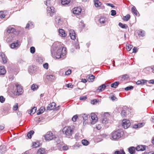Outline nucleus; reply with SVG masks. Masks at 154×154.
Listing matches in <instances>:
<instances>
[{"instance_id":"f257e3e1","label":"nucleus","mask_w":154,"mask_h":154,"mask_svg":"<svg viewBox=\"0 0 154 154\" xmlns=\"http://www.w3.org/2000/svg\"><path fill=\"white\" fill-rule=\"evenodd\" d=\"M51 53L52 57L57 59H63L66 57V49L61 46L58 42L55 43L53 45Z\"/></svg>"},{"instance_id":"f03ea898","label":"nucleus","mask_w":154,"mask_h":154,"mask_svg":"<svg viewBox=\"0 0 154 154\" xmlns=\"http://www.w3.org/2000/svg\"><path fill=\"white\" fill-rule=\"evenodd\" d=\"M14 88V90L12 92L14 95L19 96L21 95L23 92L22 87L18 83L15 84V87Z\"/></svg>"},{"instance_id":"7ed1b4c3","label":"nucleus","mask_w":154,"mask_h":154,"mask_svg":"<svg viewBox=\"0 0 154 154\" xmlns=\"http://www.w3.org/2000/svg\"><path fill=\"white\" fill-rule=\"evenodd\" d=\"M63 132L67 137L70 138L73 134V130L71 127L66 126L63 128Z\"/></svg>"},{"instance_id":"20e7f679","label":"nucleus","mask_w":154,"mask_h":154,"mask_svg":"<svg viewBox=\"0 0 154 154\" xmlns=\"http://www.w3.org/2000/svg\"><path fill=\"white\" fill-rule=\"evenodd\" d=\"M122 133V132L119 130L114 131L111 133V137L113 140H117L121 137Z\"/></svg>"},{"instance_id":"39448f33","label":"nucleus","mask_w":154,"mask_h":154,"mask_svg":"<svg viewBox=\"0 0 154 154\" xmlns=\"http://www.w3.org/2000/svg\"><path fill=\"white\" fill-rule=\"evenodd\" d=\"M45 137L46 140H55L57 138L55 135H54L52 132L51 131L48 132L45 135Z\"/></svg>"},{"instance_id":"423d86ee","label":"nucleus","mask_w":154,"mask_h":154,"mask_svg":"<svg viewBox=\"0 0 154 154\" xmlns=\"http://www.w3.org/2000/svg\"><path fill=\"white\" fill-rule=\"evenodd\" d=\"M90 117L91 119V123L92 125L94 124L97 122L98 120L97 115L94 113H92L91 114Z\"/></svg>"},{"instance_id":"0eeeda50","label":"nucleus","mask_w":154,"mask_h":154,"mask_svg":"<svg viewBox=\"0 0 154 154\" xmlns=\"http://www.w3.org/2000/svg\"><path fill=\"white\" fill-rule=\"evenodd\" d=\"M20 42L18 40H17L16 42H14L11 44L10 45V46L12 48L17 49L20 46Z\"/></svg>"},{"instance_id":"6e6552de","label":"nucleus","mask_w":154,"mask_h":154,"mask_svg":"<svg viewBox=\"0 0 154 154\" xmlns=\"http://www.w3.org/2000/svg\"><path fill=\"white\" fill-rule=\"evenodd\" d=\"M130 125L131 123L129 120L125 119L122 120V126L125 129H127Z\"/></svg>"},{"instance_id":"1a4fd4ad","label":"nucleus","mask_w":154,"mask_h":154,"mask_svg":"<svg viewBox=\"0 0 154 154\" xmlns=\"http://www.w3.org/2000/svg\"><path fill=\"white\" fill-rule=\"evenodd\" d=\"M55 10L53 7H48L47 8V13L49 15L52 16L53 13L55 12Z\"/></svg>"},{"instance_id":"9d476101","label":"nucleus","mask_w":154,"mask_h":154,"mask_svg":"<svg viewBox=\"0 0 154 154\" xmlns=\"http://www.w3.org/2000/svg\"><path fill=\"white\" fill-rule=\"evenodd\" d=\"M81 11V9L80 7L75 8L73 9V13L76 15L79 14Z\"/></svg>"},{"instance_id":"9b49d317","label":"nucleus","mask_w":154,"mask_h":154,"mask_svg":"<svg viewBox=\"0 0 154 154\" xmlns=\"http://www.w3.org/2000/svg\"><path fill=\"white\" fill-rule=\"evenodd\" d=\"M69 35L71 39L73 40L75 39V33L74 30L71 29L69 31Z\"/></svg>"},{"instance_id":"f8f14e48","label":"nucleus","mask_w":154,"mask_h":154,"mask_svg":"<svg viewBox=\"0 0 154 154\" xmlns=\"http://www.w3.org/2000/svg\"><path fill=\"white\" fill-rule=\"evenodd\" d=\"M56 106V103L54 102H53L50 104H49L47 107V110H51L54 109L55 108Z\"/></svg>"},{"instance_id":"ddd939ff","label":"nucleus","mask_w":154,"mask_h":154,"mask_svg":"<svg viewBox=\"0 0 154 154\" xmlns=\"http://www.w3.org/2000/svg\"><path fill=\"white\" fill-rule=\"evenodd\" d=\"M56 23L58 26L61 25L62 23V21L61 20V19L60 17L57 16L56 17L55 19Z\"/></svg>"},{"instance_id":"4468645a","label":"nucleus","mask_w":154,"mask_h":154,"mask_svg":"<svg viewBox=\"0 0 154 154\" xmlns=\"http://www.w3.org/2000/svg\"><path fill=\"white\" fill-rule=\"evenodd\" d=\"M146 149V146L143 145H138L136 148V149L137 151H144Z\"/></svg>"},{"instance_id":"2eb2a0df","label":"nucleus","mask_w":154,"mask_h":154,"mask_svg":"<svg viewBox=\"0 0 154 154\" xmlns=\"http://www.w3.org/2000/svg\"><path fill=\"white\" fill-rule=\"evenodd\" d=\"M106 88V86L105 84H103L101 85L100 86L97 90V91H98L99 92L102 91L104 90Z\"/></svg>"},{"instance_id":"dca6fc26","label":"nucleus","mask_w":154,"mask_h":154,"mask_svg":"<svg viewBox=\"0 0 154 154\" xmlns=\"http://www.w3.org/2000/svg\"><path fill=\"white\" fill-rule=\"evenodd\" d=\"M46 78L49 81H52L55 79V76L53 75H47L46 76Z\"/></svg>"},{"instance_id":"f3484780","label":"nucleus","mask_w":154,"mask_h":154,"mask_svg":"<svg viewBox=\"0 0 154 154\" xmlns=\"http://www.w3.org/2000/svg\"><path fill=\"white\" fill-rule=\"evenodd\" d=\"M59 33L60 36L63 37H65L66 35V34L65 33L64 30L63 29H59Z\"/></svg>"},{"instance_id":"a211bd4d","label":"nucleus","mask_w":154,"mask_h":154,"mask_svg":"<svg viewBox=\"0 0 154 154\" xmlns=\"http://www.w3.org/2000/svg\"><path fill=\"white\" fill-rule=\"evenodd\" d=\"M137 33L139 37H143L145 35V32L142 30H138Z\"/></svg>"},{"instance_id":"6ab92c4d","label":"nucleus","mask_w":154,"mask_h":154,"mask_svg":"<svg viewBox=\"0 0 154 154\" xmlns=\"http://www.w3.org/2000/svg\"><path fill=\"white\" fill-rule=\"evenodd\" d=\"M6 150V147L5 146H0V154H2Z\"/></svg>"},{"instance_id":"aec40b11","label":"nucleus","mask_w":154,"mask_h":154,"mask_svg":"<svg viewBox=\"0 0 154 154\" xmlns=\"http://www.w3.org/2000/svg\"><path fill=\"white\" fill-rule=\"evenodd\" d=\"M45 149L43 148H40L37 152V154H45Z\"/></svg>"},{"instance_id":"412c9836","label":"nucleus","mask_w":154,"mask_h":154,"mask_svg":"<svg viewBox=\"0 0 154 154\" xmlns=\"http://www.w3.org/2000/svg\"><path fill=\"white\" fill-rule=\"evenodd\" d=\"M45 110V108L44 107H42L40 109L37 111V115H39L44 112Z\"/></svg>"},{"instance_id":"4be33fe9","label":"nucleus","mask_w":154,"mask_h":154,"mask_svg":"<svg viewBox=\"0 0 154 154\" xmlns=\"http://www.w3.org/2000/svg\"><path fill=\"white\" fill-rule=\"evenodd\" d=\"M6 71L3 66H0V75H4L6 73Z\"/></svg>"},{"instance_id":"5701e85b","label":"nucleus","mask_w":154,"mask_h":154,"mask_svg":"<svg viewBox=\"0 0 154 154\" xmlns=\"http://www.w3.org/2000/svg\"><path fill=\"white\" fill-rule=\"evenodd\" d=\"M15 29L11 27H8L7 30V32L8 33H13L15 32Z\"/></svg>"},{"instance_id":"b1692460","label":"nucleus","mask_w":154,"mask_h":154,"mask_svg":"<svg viewBox=\"0 0 154 154\" xmlns=\"http://www.w3.org/2000/svg\"><path fill=\"white\" fill-rule=\"evenodd\" d=\"M120 84L119 82H116L111 85V87L112 88H116L118 86V85Z\"/></svg>"},{"instance_id":"393cba45","label":"nucleus","mask_w":154,"mask_h":154,"mask_svg":"<svg viewBox=\"0 0 154 154\" xmlns=\"http://www.w3.org/2000/svg\"><path fill=\"white\" fill-rule=\"evenodd\" d=\"M94 5L96 7H99L101 5V3L98 0H94Z\"/></svg>"},{"instance_id":"a878e982","label":"nucleus","mask_w":154,"mask_h":154,"mask_svg":"<svg viewBox=\"0 0 154 154\" xmlns=\"http://www.w3.org/2000/svg\"><path fill=\"white\" fill-rule=\"evenodd\" d=\"M128 149V151L130 154H133L135 153V148L134 147H131Z\"/></svg>"},{"instance_id":"bb28decb","label":"nucleus","mask_w":154,"mask_h":154,"mask_svg":"<svg viewBox=\"0 0 154 154\" xmlns=\"http://www.w3.org/2000/svg\"><path fill=\"white\" fill-rule=\"evenodd\" d=\"M144 124L143 123H139L137 125H134V128H140L144 126Z\"/></svg>"},{"instance_id":"cd10ccee","label":"nucleus","mask_w":154,"mask_h":154,"mask_svg":"<svg viewBox=\"0 0 154 154\" xmlns=\"http://www.w3.org/2000/svg\"><path fill=\"white\" fill-rule=\"evenodd\" d=\"M114 154H125L123 149H120L119 151H115Z\"/></svg>"},{"instance_id":"c85d7f7f","label":"nucleus","mask_w":154,"mask_h":154,"mask_svg":"<svg viewBox=\"0 0 154 154\" xmlns=\"http://www.w3.org/2000/svg\"><path fill=\"white\" fill-rule=\"evenodd\" d=\"M147 81L146 80H144L143 79L140 80L138 81L136 83L137 85H140L144 83H146Z\"/></svg>"},{"instance_id":"c756f323","label":"nucleus","mask_w":154,"mask_h":154,"mask_svg":"<svg viewBox=\"0 0 154 154\" xmlns=\"http://www.w3.org/2000/svg\"><path fill=\"white\" fill-rule=\"evenodd\" d=\"M99 21L100 23L104 24L106 22V19L105 17H101L99 19Z\"/></svg>"},{"instance_id":"7c9ffc66","label":"nucleus","mask_w":154,"mask_h":154,"mask_svg":"<svg viewBox=\"0 0 154 154\" xmlns=\"http://www.w3.org/2000/svg\"><path fill=\"white\" fill-rule=\"evenodd\" d=\"M132 12L136 15H137L138 12L134 6H133L131 8Z\"/></svg>"},{"instance_id":"2f4dec72","label":"nucleus","mask_w":154,"mask_h":154,"mask_svg":"<svg viewBox=\"0 0 154 154\" xmlns=\"http://www.w3.org/2000/svg\"><path fill=\"white\" fill-rule=\"evenodd\" d=\"M61 3L63 5H67L70 2V0H61Z\"/></svg>"},{"instance_id":"473e14b6","label":"nucleus","mask_w":154,"mask_h":154,"mask_svg":"<svg viewBox=\"0 0 154 154\" xmlns=\"http://www.w3.org/2000/svg\"><path fill=\"white\" fill-rule=\"evenodd\" d=\"M130 16L129 14H128L126 16L123 17V19L124 21H128L130 18Z\"/></svg>"},{"instance_id":"72a5a7b5","label":"nucleus","mask_w":154,"mask_h":154,"mask_svg":"<svg viewBox=\"0 0 154 154\" xmlns=\"http://www.w3.org/2000/svg\"><path fill=\"white\" fill-rule=\"evenodd\" d=\"M119 25L120 27L123 29H126L128 27V26L126 24H124L121 23H119Z\"/></svg>"},{"instance_id":"f704fd0d","label":"nucleus","mask_w":154,"mask_h":154,"mask_svg":"<svg viewBox=\"0 0 154 154\" xmlns=\"http://www.w3.org/2000/svg\"><path fill=\"white\" fill-rule=\"evenodd\" d=\"M34 132L33 131H31L29 132L27 134V136L29 138H31L32 137V135H33Z\"/></svg>"},{"instance_id":"c9c22d12","label":"nucleus","mask_w":154,"mask_h":154,"mask_svg":"<svg viewBox=\"0 0 154 154\" xmlns=\"http://www.w3.org/2000/svg\"><path fill=\"white\" fill-rule=\"evenodd\" d=\"M39 142H36L33 143L32 146L33 148H36L39 146Z\"/></svg>"},{"instance_id":"e433bc0d","label":"nucleus","mask_w":154,"mask_h":154,"mask_svg":"<svg viewBox=\"0 0 154 154\" xmlns=\"http://www.w3.org/2000/svg\"><path fill=\"white\" fill-rule=\"evenodd\" d=\"M36 107H34L32 109L30 110V112L29 113L30 115L34 114L36 111Z\"/></svg>"},{"instance_id":"4c0bfd02","label":"nucleus","mask_w":154,"mask_h":154,"mask_svg":"<svg viewBox=\"0 0 154 154\" xmlns=\"http://www.w3.org/2000/svg\"><path fill=\"white\" fill-rule=\"evenodd\" d=\"M38 85L35 84H33L31 86V89L33 91H35L38 88Z\"/></svg>"},{"instance_id":"58836bf2","label":"nucleus","mask_w":154,"mask_h":154,"mask_svg":"<svg viewBox=\"0 0 154 154\" xmlns=\"http://www.w3.org/2000/svg\"><path fill=\"white\" fill-rule=\"evenodd\" d=\"M94 76L93 75H91L88 77V81L89 82H92L94 79Z\"/></svg>"},{"instance_id":"ea45409f","label":"nucleus","mask_w":154,"mask_h":154,"mask_svg":"<svg viewBox=\"0 0 154 154\" xmlns=\"http://www.w3.org/2000/svg\"><path fill=\"white\" fill-rule=\"evenodd\" d=\"M82 142L83 145L85 146H87L89 143V142L86 140H82Z\"/></svg>"},{"instance_id":"a19ab883","label":"nucleus","mask_w":154,"mask_h":154,"mask_svg":"<svg viewBox=\"0 0 154 154\" xmlns=\"http://www.w3.org/2000/svg\"><path fill=\"white\" fill-rule=\"evenodd\" d=\"M29 71L31 73H33L35 72V71L33 69V67L32 66H30L29 67Z\"/></svg>"},{"instance_id":"79ce46f5","label":"nucleus","mask_w":154,"mask_h":154,"mask_svg":"<svg viewBox=\"0 0 154 154\" xmlns=\"http://www.w3.org/2000/svg\"><path fill=\"white\" fill-rule=\"evenodd\" d=\"M102 122L103 124H106L108 122L107 118H105L102 120Z\"/></svg>"},{"instance_id":"37998d69","label":"nucleus","mask_w":154,"mask_h":154,"mask_svg":"<svg viewBox=\"0 0 154 154\" xmlns=\"http://www.w3.org/2000/svg\"><path fill=\"white\" fill-rule=\"evenodd\" d=\"M83 119L84 120V122H83V124H84L85 122H86V121L88 119V115H86L85 114H84L83 116Z\"/></svg>"},{"instance_id":"c03bdc74","label":"nucleus","mask_w":154,"mask_h":154,"mask_svg":"<svg viewBox=\"0 0 154 154\" xmlns=\"http://www.w3.org/2000/svg\"><path fill=\"white\" fill-rule=\"evenodd\" d=\"M45 4L47 5L48 6V7H50L49 5H51V0H47L46 1H45L44 2Z\"/></svg>"},{"instance_id":"a18cd8bd","label":"nucleus","mask_w":154,"mask_h":154,"mask_svg":"<svg viewBox=\"0 0 154 154\" xmlns=\"http://www.w3.org/2000/svg\"><path fill=\"white\" fill-rule=\"evenodd\" d=\"M151 69V67H147L144 68V70L146 73H148Z\"/></svg>"},{"instance_id":"49530a36","label":"nucleus","mask_w":154,"mask_h":154,"mask_svg":"<svg viewBox=\"0 0 154 154\" xmlns=\"http://www.w3.org/2000/svg\"><path fill=\"white\" fill-rule=\"evenodd\" d=\"M35 48L33 47H32L30 48V52L32 54H33L35 53Z\"/></svg>"},{"instance_id":"de8ad7c7","label":"nucleus","mask_w":154,"mask_h":154,"mask_svg":"<svg viewBox=\"0 0 154 154\" xmlns=\"http://www.w3.org/2000/svg\"><path fill=\"white\" fill-rule=\"evenodd\" d=\"M5 98L3 96L0 97V102L1 103H3L5 100Z\"/></svg>"},{"instance_id":"09e8293b","label":"nucleus","mask_w":154,"mask_h":154,"mask_svg":"<svg viewBox=\"0 0 154 154\" xmlns=\"http://www.w3.org/2000/svg\"><path fill=\"white\" fill-rule=\"evenodd\" d=\"M129 78L128 76L126 74L123 75L122 76V78L124 80L127 79Z\"/></svg>"},{"instance_id":"8fccbe9b","label":"nucleus","mask_w":154,"mask_h":154,"mask_svg":"<svg viewBox=\"0 0 154 154\" xmlns=\"http://www.w3.org/2000/svg\"><path fill=\"white\" fill-rule=\"evenodd\" d=\"M133 87L132 86H129L125 88V90L126 91H128L131 89H133Z\"/></svg>"},{"instance_id":"3c124183","label":"nucleus","mask_w":154,"mask_h":154,"mask_svg":"<svg viewBox=\"0 0 154 154\" xmlns=\"http://www.w3.org/2000/svg\"><path fill=\"white\" fill-rule=\"evenodd\" d=\"M77 118H78L77 116V115H75L72 118V120L73 122H75L76 121V119H77Z\"/></svg>"},{"instance_id":"603ef678","label":"nucleus","mask_w":154,"mask_h":154,"mask_svg":"<svg viewBox=\"0 0 154 154\" xmlns=\"http://www.w3.org/2000/svg\"><path fill=\"white\" fill-rule=\"evenodd\" d=\"M5 17V15L3 14L2 11L0 12V17L1 18H4Z\"/></svg>"},{"instance_id":"864d4df0","label":"nucleus","mask_w":154,"mask_h":154,"mask_svg":"<svg viewBox=\"0 0 154 154\" xmlns=\"http://www.w3.org/2000/svg\"><path fill=\"white\" fill-rule=\"evenodd\" d=\"M18 108V104L17 103H16L15 104V105L13 106V109L14 110L16 111L17 110Z\"/></svg>"},{"instance_id":"5fc2aeb1","label":"nucleus","mask_w":154,"mask_h":154,"mask_svg":"<svg viewBox=\"0 0 154 154\" xmlns=\"http://www.w3.org/2000/svg\"><path fill=\"white\" fill-rule=\"evenodd\" d=\"M2 60L3 61V62L4 63H6L7 61V57L6 56H5L3 58H2Z\"/></svg>"},{"instance_id":"6e6d98bb","label":"nucleus","mask_w":154,"mask_h":154,"mask_svg":"<svg viewBox=\"0 0 154 154\" xmlns=\"http://www.w3.org/2000/svg\"><path fill=\"white\" fill-rule=\"evenodd\" d=\"M126 114V112L124 110H123L121 112V115L122 117L125 116Z\"/></svg>"},{"instance_id":"4d7b16f0","label":"nucleus","mask_w":154,"mask_h":154,"mask_svg":"<svg viewBox=\"0 0 154 154\" xmlns=\"http://www.w3.org/2000/svg\"><path fill=\"white\" fill-rule=\"evenodd\" d=\"M66 86L67 88H72L73 87V85L71 83H69L68 84L66 85Z\"/></svg>"},{"instance_id":"13d9d810","label":"nucleus","mask_w":154,"mask_h":154,"mask_svg":"<svg viewBox=\"0 0 154 154\" xmlns=\"http://www.w3.org/2000/svg\"><path fill=\"white\" fill-rule=\"evenodd\" d=\"M43 67L46 69H48V64L47 63H45L43 65Z\"/></svg>"},{"instance_id":"bf43d9fd","label":"nucleus","mask_w":154,"mask_h":154,"mask_svg":"<svg viewBox=\"0 0 154 154\" xmlns=\"http://www.w3.org/2000/svg\"><path fill=\"white\" fill-rule=\"evenodd\" d=\"M116 14V11L114 10H112L111 11V15L112 16H114Z\"/></svg>"},{"instance_id":"052dcab7","label":"nucleus","mask_w":154,"mask_h":154,"mask_svg":"<svg viewBox=\"0 0 154 154\" xmlns=\"http://www.w3.org/2000/svg\"><path fill=\"white\" fill-rule=\"evenodd\" d=\"M132 47V46L131 45H129L128 46H127V50L128 51H130L131 50Z\"/></svg>"},{"instance_id":"680f3d73","label":"nucleus","mask_w":154,"mask_h":154,"mask_svg":"<svg viewBox=\"0 0 154 154\" xmlns=\"http://www.w3.org/2000/svg\"><path fill=\"white\" fill-rule=\"evenodd\" d=\"M71 73V70L69 69L65 72V75H69Z\"/></svg>"},{"instance_id":"e2e57ef3","label":"nucleus","mask_w":154,"mask_h":154,"mask_svg":"<svg viewBox=\"0 0 154 154\" xmlns=\"http://www.w3.org/2000/svg\"><path fill=\"white\" fill-rule=\"evenodd\" d=\"M86 99L87 97L86 96H82L80 97V100H85Z\"/></svg>"},{"instance_id":"0e129e2a","label":"nucleus","mask_w":154,"mask_h":154,"mask_svg":"<svg viewBox=\"0 0 154 154\" xmlns=\"http://www.w3.org/2000/svg\"><path fill=\"white\" fill-rule=\"evenodd\" d=\"M137 51V48L134 47L133 49V53H136Z\"/></svg>"},{"instance_id":"69168bd1","label":"nucleus","mask_w":154,"mask_h":154,"mask_svg":"<svg viewBox=\"0 0 154 154\" xmlns=\"http://www.w3.org/2000/svg\"><path fill=\"white\" fill-rule=\"evenodd\" d=\"M5 128V125L4 124H2L0 125V130H3Z\"/></svg>"},{"instance_id":"338daca9","label":"nucleus","mask_w":154,"mask_h":154,"mask_svg":"<svg viewBox=\"0 0 154 154\" xmlns=\"http://www.w3.org/2000/svg\"><path fill=\"white\" fill-rule=\"evenodd\" d=\"M5 55L2 52L0 53V56L1 57V58H2L4 57L5 56Z\"/></svg>"},{"instance_id":"774afa93","label":"nucleus","mask_w":154,"mask_h":154,"mask_svg":"<svg viewBox=\"0 0 154 154\" xmlns=\"http://www.w3.org/2000/svg\"><path fill=\"white\" fill-rule=\"evenodd\" d=\"M117 98L114 95H113V96L111 97V99L112 101H114Z\"/></svg>"}]
</instances>
